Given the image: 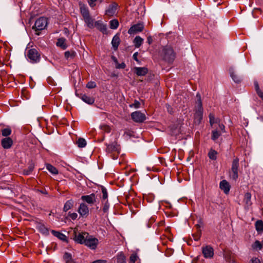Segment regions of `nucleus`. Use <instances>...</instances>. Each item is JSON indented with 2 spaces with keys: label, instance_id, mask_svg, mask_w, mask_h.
Instances as JSON below:
<instances>
[{
  "label": "nucleus",
  "instance_id": "obj_1",
  "mask_svg": "<svg viewBox=\"0 0 263 263\" xmlns=\"http://www.w3.org/2000/svg\"><path fill=\"white\" fill-rule=\"evenodd\" d=\"M162 59L166 62L172 64L176 58V53L171 46H166L162 51Z\"/></svg>",
  "mask_w": 263,
  "mask_h": 263
},
{
  "label": "nucleus",
  "instance_id": "obj_2",
  "mask_svg": "<svg viewBox=\"0 0 263 263\" xmlns=\"http://www.w3.org/2000/svg\"><path fill=\"white\" fill-rule=\"evenodd\" d=\"M120 149V145L114 142L107 145L106 151L111 158L115 160L119 157Z\"/></svg>",
  "mask_w": 263,
  "mask_h": 263
},
{
  "label": "nucleus",
  "instance_id": "obj_3",
  "mask_svg": "<svg viewBox=\"0 0 263 263\" xmlns=\"http://www.w3.org/2000/svg\"><path fill=\"white\" fill-rule=\"evenodd\" d=\"M47 20L46 17H40L35 22L32 29L35 30V34L39 35L40 31L44 29L47 25Z\"/></svg>",
  "mask_w": 263,
  "mask_h": 263
},
{
  "label": "nucleus",
  "instance_id": "obj_4",
  "mask_svg": "<svg viewBox=\"0 0 263 263\" xmlns=\"http://www.w3.org/2000/svg\"><path fill=\"white\" fill-rule=\"evenodd\" d=\"M239 161V159L238 157H236L233 160L231 170L229 172L230 177L235 181L238 178Z\"/></svg>",
  "mask_w": 263,
  "mask_h": 263
},
{
  "label": "nucleus",
  "instance_id": "obj_5",
  "mask_svg": "<svg viewBox=\"0 0 263 263\" xmlns=\"http://www.w3.org/2000/svg\"><path fill=\"white\" fill-rule=\"evenodd\" d=\"M203 118V107L201 99L199 98L198 100V105L195 109L194 116V122L195 124L199 125Z\"/></svg>",
  "mask_w": 263,
  "mask_h": 263
},
{
  "label": "nucleus",
  "instance_id": "obj_6",
  "mask_svg": "<svg viewBox=\"0 0 263 263\" xmlns=\"http://www.w3.org/2000/svg\"><path fill=\"white\" fill-rule=\"evenodd\" d=\"M27 55L32 63H37L40 61V54L36 49L32 48L28 50Z\"/></svg>",
  "mask_w": 263,
  "mask_h": 263
},
{
  "label": "nucleus",
  "instance_id": "obj_7",
  "mask_svg": "<svg viewBox=\"0 0 263 263\" xmlns=\"http://www.w3.org/2000/svg\"><path fill=\"white\" fill-rule=\"evenodd\" d=\"M132 120L136 123H142L146 120V116L140 111H136L131 114Z\"/></svg>",
  "mask_w": 263,
  "mask_h": 263
},
{
  "label": "nucleus",
  "instance_id": "obj_8",
  "mask_svg": "<svg viewBox=\"0 0 263 263\" xmlns=\"http://www.w3.org/2000/svg\"><path fill=\"white\" fill-rule=\"evenodd\" d=\"M10 54V51L5 47H0V62L3 64L9 60Z\"/></svg>",
  "mask_w": 263,
  "mask_h": 263
},
{
  "label": "nucleus",
  "instance_id": "obj_9",
  "mask_svg": "<svg viewBox=\"0 0 263 263\" xmlns=\"http://www.w3.org/2000/svg\"><path fill=\"white\" fill-rule=\"evenodd\" d=\"M144 28L143 23H139L137 24L132 25L128 30L129 34H134L138 32H142Z\"/></svg>",
  "mask_w": 263,
  "mask_h": 263
},
{
  "label": "nucleus",
  "instance_id": "obj_10",
  "mask_svg": "<svg viewBox=\"0 0 263 263\" xmlns=\"http://www.w3.org/2000/svg\"><path fill=\"white\" fill-rule=\"evenodd\" d=\"M73 233L74 235L73 239L76 242L80 244H84L86 240V237L88 236V233L86 232L79 233L77 234L76 231H74Z\"/></svg>",
  "mask_w": 263,
  "mask_h": 263
},
{
  "label": "nucleus",
  "instance_id": "obj_11",
  "mask_svg": "<svg viewBox=\"0 0 263 263\" xmlns=\"http://www.w3.org/2000/svg\"><path fill=\"white\" fill-rule=\"evenodd\" d=\"M78 212L80 216L82 217H87L89 215V210L87 205L85 203H81L80 204L78 209Z\"/></svg>",
  "mask_w": 263,
  "mask_h": 263
},
{
  "label": "nucleus",
  "instance_id": "obj_12",
  "mask_svg": "<svg viewBox=\"0 0 263 263\" xmlns=\"http://www.w3.org/2000/svg\"><path fill=\"white\" fill-rule=\"evenodd\" d=\"M84 244L91 249H95L98 244V239L88 236L86 237V240Z\"/></svg>",
  "mask_w": 263,
  "mask_h": 263
},
{
  "label": "nucleus",
  "instance_id": "obj_13",
  "mask_svg": "<svg viewBox=\"0 0 263 263\" xmlns=\"http://www.w3.org/2000/svg\"><path fill=\"white\" fill-rule=\"evenodd\" d=\"M81 199L90 205H93L96 202L97 196L95 194L92 193L88 195H83Z\"/></svg>",
  "mask_w": 263,
  "mask_h": 263
},
{
  "label": "nucleus",
  "instance_id": "obj_14",
  "mask_svg": "<svg viewBox=\"0 0 263 263\" xmlns=\"http://www.w3.org/2000/svg\"><path fill=\"white\" fill-rule=\"evenodd\" d=\"M202 253L204 257L206 258H212L214 254V249L210 246L202 247Z\"/></svg>",
  "mask_w": 263,
  "mask_h": 263
},
{
  "label": "nucleus",
  "instance_id": "obj_15",
  "mask_svg": "<svg viewBox=\"0 0 263 263\" xmlns=\"http://www.w3.org/2000/svg\"><path fill=\"white\" fill-rule=\"evenodd\" d=\"M125 199L127 203L129 206L134 205L137 208L140 204L139 199L137 197L133 198L132 195H126Z\"/></svg>",
  "mask_w": 263,
  "mask_h": 263
},
{
  "label": "nucleus",
  "instance_id": "obj_16",
  "mask_svg": "<svg viewBox=\"0 0 263 263\" xmlns=\"http://www.w3.org/2000/svg\"><path fill=\"white\" fill-rule=\"evenodd\" d=\"M118 7V4L116 3H112L109 5L105 11V14L109 16H112L116 13Z\"/></svg>",
  "mask_w": 263,
  "mask_h": 263
},
{
  "label": "nucleus",
  "instance_id": "obj_17",
  "mask_svg": "<svg viewBox=\"0 0 263 263\" xmlns=\"http://www.w3.org/2000/svg\"><path fill=\"white\" fill-rule=\"evenodd\" d=\"M95 27L103 34L107 33V26L104 24L101 21H96L94 24Z\"/></svg>",
  "mask_w": 263,
  "mask_h": 263
},
{
  "label": "nucleus",
  "instance_id": "obj_18",
  "mask_svg": "<svg viewBox=\"0 0 263 263\" xmlns=\"http://www.w3.org/2000/svg\"><path fill=\"white\" fill-rule=\"evenodd\" d=\"M219 187L221 190L223 191L225 194H227L229 193L230 185L227 180H223L220 182Z\"/></svg>",
  "mask_w": 263,
  "mask_h": 263
},
{
  "label": "nucleus",
  "instance_id": "obj_19",
  "mask_svg": "<svg viewBox=\"0 0 263 263\" xmlns=\"http://www.w3.org/2000/svg\"><path fill=\"white\" fill-rule=\"evenodd\" d=\"M1 144L3 148L9 149L12 145L13 141L10 137L5 138L2 140Z\"/></svg>",
  "mask_w": 263,
  "mask_h": 263
},
{
  "label": "nucleus",
  "instance_id": "obj_20",
  "mask_svg": "<svg viewBox=\"0 0 263 263\" xmlns=\"http://www.w3.org/2000/svg\"><path fill=\"white\" fill-rule=\"evenodd\" d=\"M80 9L83 19L90 15L89 10L85 5L80 4Z\"/></svg>",
  "mask_w": 263,
  "mask_h": 263
},
{
  "label": "nucleus",
  "instance_id": "obj_21",
  "mask_svg": "<svg viewBox=\"0 0 263 263\" xmlns=\"http://www.w3.org/2000/svg\"><path fill=\"white\" fill-rule=\"evenodd\" d=\"M148 69L146 67H135L134 72L138 76H144L148 73Z\"/></svg>",
  "mask_w": 263,
  "mask_h": 263
},
{
  "label": "nucleus",
  "instance_id": "obj_22",
  "mask_svg": "<svg viewBox=\"0 0 263 263\" xmlns=\"http://www.w3.org/2000/svg\"><path fill=\"white\" fill-rule=\"evenodd\" d=\"M120 41V36L118 34H116L114 35L111 41V44L115 51L118 49Z\"/></svg>",
  "mask_w": 263,
  "mask_h": 263
},
{
  "label": "nucleus",
  "instance_id": "obj_23",
  "mask_svg": "<svg viewBox=\"0 0 263 263\" xmlns=\"http://www.w3.org/2000/svg\"><path fill=\"white\" fill-rule=\"evenodd\" d=\"M51 233L54 236L58 238L59 239H60L64 242H66L67 243L68 242V238H67V236L65 235H64V234H63L60 232L56 231L55 230H52Z\"/></svg>",
  "mask_w": 263,
  "mask_h": 263
},
{
  "label": "nucleus",
  "instance_id": "obj_24",
  "mask_svg": "<svg viewBox=\"0 0 263 263\" xmlns=\"http://www.w3.org/2000/svg\"><path fill=\"white\" fill-rule=\"evenodd\" d=\"M81 99L88 104H92L95 102L93 98L87 96L85 94L81 95Z\"/></svg>",
  "mask_w": 263,
  "mask_h": 263
},
{
  "label": "nucleus",
  "instance_id": "obj_25",
  "mask_svg": "<svg viewBox=\"0 0 263 263\" xmlns=\"http://www.w3.org/2000/svg\"><path fill=\"white\" fill-rule=\"evenodd\" d=\"M56 45L57 46L60 47L62 49H65L67 47L66 39L64 37L58 39Z\"/></svg>",
  "mask_w": 263,
  "mask_h": 263
},
{
  "label": "nucleus",
  "instance_id": "obj_26",
  "mask_svg": "<svg viewBox=\"0 0 263 263\" xmlns=\"http://www.w3.org/2000/svg\"><path fill=\"white\" fill-rule=\"evenodd\" d=\"M85 23L86 24L87 26L89 28H94V20L91 17V16H89L83 19Z\"/></svg>",
  "mask_w": 263,
  "mask_h": 263
},
{
  "label": "nucleus",
  "instance_id": "obj_27",
  "mask_svg": "<svg viewBox=\"0 0 263 263\" xmlns=\"http://www.w3.org/2000/svg\"><path fill=\"white\" fill-rule=\"evenodd\" d=\"M74 201L72 199L67 200L64 204L63 207V211L67 212L69 210L71 209L73 206Z\"/></svg>",
  "mask_w": 263,
  "mask_h": 263
},
{
  "label": "nucleus",
  "instance_id": "obj_28",
  "mask_svg": "<svg viewBox=\"0 0 263 263\" xmlns=\"http://www.w3.org/2000/svg\"><path fill=\"white\" fill-rule=\"evenodd\" d=\"M133 42L136 48H139L143 42V39L140 36H136Z\"/></svg>",
  "mask_w": 263,
  "mask_h": 263
},
{
  "label": "nucleus",
  "instance_id": "obj_29",
  "mask_svg": "<svg viewBox=\"0 0 263 263\" xmlns=\"http://www.w3.org/2000/svg\"><path fill=\"white\" fill-rule=\"evenodd\" d=\"M36 228L41 233L43 234H48V230L44 224L41 223H38L36 226Z\"/></svg>",
  "mask_w": 263,
  "mask_h": 263
},
{
  "label": "nucleus",
  "instance_id": "obj_30",
  "mask_svg": "<svg viewBox=\"0 0 263 263\" xmlns=\"http://www.w3.org/2000/svg\"><path fill=\"white\" fill-rule=\"evenodd\" d=\"M46 168L48 170L49 172H50L51 174L54 175H57L59 173V171L58 169L53 166L52 165L47 163L46 164Z\"/></svg>",
  "mask_w": 263,
  "mask_h": 263
},
{
  "label": "nucleus",
  "instance_id": "obj_31",
  "mask_svg": "<svg viewBox=\"0 0 263 263\" xmlns=\"http://www.w3.org/2000/svg\"><path fill=\"white\" fill-rule=\"evenodd\" d=\"M118 263H126V257L123 252H121L117 255Z\"/></svg>",
  "mask_w": 263,
  "mask_h": 263
},
{
  "label": "nucleus",
  "instance_id": "obj_32",
  "mask_svg": "<svg viewBox=\"0 0 263 263\" xmlns=\"http://www.w3.org/2000/svg\"><path fill=\"white\" fill-rule=\"evenodd\" d=\"M63 258L66 263H74L72 258L71 254L68 252H65L64 253Z\"/></svg>",
  "mask_w": 263,
  "mask_h": 263
},
{
  "label": "nucleus",
  "instance_id": "obj_33",
  "mask_svg": "<svg viewBox=\"0 0 263 263\" xmlns=\"http://www.w3.org/2000/svg\"><path fill=\"white\" fill-rule=\"evenodd\" d=\"M76 53L73 50L67 51L64 53L65 58L67 60H68L69 59H72L76 57Z\"/></svg>",
  "mask_w": 263,
  "mask_h": 263
},
{
  "label": "nucleus",
  "instance_id": "obj_34",
  "mask_svg": "<svg viewBox=\"0 0 263 263\" xmlns=\"http://www.w3.org/2000/svg\"><path fill=\"white\" fill-rule=\"evenodd\" d=\"M256 230L258 232L263 231V222L261 220H258L255 223Z\"/></svg>",
  "mask_w": 263,
  "mask_h": 263
},
{
  "label": "nucleus",
  "instance_id": "obj_35",
  "mask_svg": "<svg viewBox=\"0 0 263 263\" xmlns=\"http://www.w3.org/2000/svg\"><path fill=\"white\" fill-rule=\"evenodd\" d=\"M76 143L78 145V146L80 148L84 147L86 145V140L84 138H79L76 141Z\"/></svg>",
  "mask_w": 263,
  "mask_h": 263
},
{
  "label": "nucleus",
  "instance_id": "obj_36",
  "mask_svg": "<svg viewBox=\"0 0 263 263\" xmlns=\"http://www.w3.org/2000/svg\"><path fill=\"white\" fill-rule=\"evenodd\" d=\"M217 152L213 149H211L208 153V157L212 160H216L217 159Z\"/></svg>",
  "mask_w": 263,
  "mask_h": 263
},
{
  "label": "nucleus",
  "instance_id": "obj_37",
  "mask_svg": "<svg viewBox=\"0 0 263 263\" xmlns=\"http://www.w3.org/2000/svg\"><path fill=\"white\" fill-rule=\"evenodd\" d=\"M119 25V23L118 20L114 19L109 22V27L111 29H116Z\"/></svg>",
  "mask_w": 263,
  "mask_h": 263
},
{
  "label": "nucleus",
  "instance_id": "obj_38",
  "mask_svg": "<svg viewBox=\"0 0 263 263\" xmlns=\"http://www.w3.org/2000/svg\"><path fill=\"white\" fill-rule=\"evenodd\" d=\"M34 165L33 163H31L29 164L27 168L24 170L23 173L24 175H28L30 174L34 170Z\"/></svg>",
  "mask_w": 263,
  "mask_h": 263
},
{
  "label": "nucleus",
  "instance_id": "obj_39",
  "mask_svg": "<svg viewBox=\"0 0 263 263\" xmlns=\"http://www.w3.org/2000/svg\"><path fill=\"white\" fill-rule=\"evenodd\" d=\"M101 191H102V201L107 200V198H108V193H107V190H106V188L103 186H101Z\"/></svg>",
  "mask_w": 263,
  "mask_h": 263
},
{
  "label": "nucleus",
  "instance_id": "obj_40",
  "mask_svg": "<svg viewBox=\"0 0 263 263\" xmlns=\"http://www.w3.org/2000/svg\"><path fill=\"white\" fill-rule=\"evenodd\" d=\"M251 194L249 192H247L245 194L243 201L248 205L251 204Z\"/></svg>",
  "mask_w": 263,
  "mask_h": 263
},
{
  "label": "nucleus",
  "instance_id": "obj_41",
  "mask_svg": "<svg viewBox=\"0 0 263 263\" xmlns=\"http://www.w3.org/2000/svg\"><path fill=\"white\" fill-rule=\"evenodd\" d=\"M100 129L104 133H109L111 131L110 127L106 124H102L100 126Z\"/></svg>",
  "mask_w": 263,
  "mask_h": 263
},
{
  "label": "nucleus",
  "instance_id": "obj_42",
  "mask_svg": "<svg viewBox=\"0 0 263 263\" xmlns=\"http://www.w3.org/2000/svg\"><path fill=\"white\" fill-rule=\"evenodd\" d=\"M221 135V133L220 132H218L217 130H215L212 131V135L211 138L212 140L215 141L217 140Z\"/></svg>",
  "mask_w": 263,
  "mask_h": 263
},
{
  "label": "nucleus",
  "instance_id": "obj_43",
  "mask_svg": "<svg viewBox=\"0 0 263 263\" xmlns=\"http://www.w3.org/2000/svg\"><path fill=\"white\" fill-rule=\"evenodd\" d=\"M192 263H205V262L201 256L198 255L192 260Z\"/></svg>",
  "mask_w": 263,
  "mask_h": 263
},
{
  "label": "nucleus",
  "instance_id": "obj_44",
  "mask_svg": "<svg viewBox=\"0 0 263 263\" xmlns=\"http://www.w3.org/2000/svg\"><path fill=\"white\" fill-rule=\"evenodd\" d=\"M155 198V196L153 194H149L144 196V199L147 202H152Z\"/></svg>",
  "mask_w": 263,
  "mask_h": 263
},
{
  "label": "nucleus",
  "instance_id": "obj_45",
  "mask_svg": "<svg viewBox=\"0 0 263 263\" xmlns=\"http://www.w3.org/2000/svg\"><path fill=\"white\" fill-rule=\"evenodd\" d=\"M230 74L234 82L236 83H240L241 82V79L238 76H237L234 72H230Z\"/></svg>",
  "mask_w": 263,
  "mask_h": 263
},
{
  "label": "nucleus",
  "instance_id": "obj_46",
  "mask_svg": "<svg viewBox=\"0 0 263 263\" xmlns=\"http://www.w3.org/2000/svg\"><path fill=\"white\" fill-rule=\"evenodd\" d=\"M11 133V129L10 128H6L2 130V135L4 137L9 136Z\"/></svg>",
  "mask_w": 263,
  "mask_h": 263
},
{
  "label": "nucleus",
  "instance_id": "obj_47",
  "mask_svg": "<svg viewBox=\"0 0 263 263\" xmlns=\"http://www.w3.org/2000/svg\"><path fill=\"white\" fill-rule=\"evenodd\" d=\"M262 246L258 240H256L252 245V248L254 249H261Z\"/></svg>",
  "mask_w": 263,
  "mask_h": 263
},
{
  "label": "nucleus",
  "instance_id": "obj_48",
  "mask_svg": "<svg viewBox=\"0 0 263 263\" xmlns=\"http://www.w3.org/2000/svg\"><path fill=\"white\" fill-rule=\"evenodd\" d=\"M209 119H210V123L211 126L213 125L214 123H217V119H215L214 115L212 113H210L209 114Z\"/></svg>",
  "mask_w": 263,
  "mask_h": 263
},
{
  "label": "nucleus",
  "instance_id": "obj_49",
  "mask_svg": "<svg viewBox=\"0 0 263 263\" xmlns=\"http://www.w3.org/2000/svg\"><path fill=\"white\" fill-rule=\"evenodd\" d=\"M201 236V231H197V232L193 235V237L195 241L199 240Z\"/></svg>",
  "mask_w": 263,
  "mask_h": 263
},
{
  "label": "nucleus",
  "instance_id": "obj_50",
  "mask_svg": "<svg viewBox=\"0 0 263 263\" xmlns=\"http://www.w3.org/2000/svg\"><path fill=\"white\" fill-rule=\"evenodd\" d=\"M109 204L108 202V200H105V202L103 203V208H102V210H103V212L106 213L109 209Z\"/></svg>",
  "mask_w": 263,
  "mask_h": 263
},
{
  "label": "nucleus",
  "instance_id": "obj_51",
  "mask_svg": "<svg viewBox=\"0 0 263 263\" xmlns=\"http://www.w3.org/2000/svg\"><path fill=\"white\" fill-rule=\"evenodd\" d=\"M96 83L93 81H90L86 84V87L89 89L94 88L96 87Z\"/></svg>",
  "mask_w": 263,
  "mask_h": 263
},
{
  "label": "nucleus",
  "instance_id": "obj_52",
  "mask_svg": "<svg viewBox=\"0 0 263 263\" xmlns=\"http://www.w3.org/2000/svg\"><path fill=\"white\" fill-rule=\"evenodd\" d=\"M140 106V102L136 100H135L134 101V103L129 105V107H134L135 108H139Z\"/></svg>",
  "mask_w": 263,
  "mask_h": 263
},
{
  "label": "nucleus",
  "instance_id": "obj_53",
  "mask_svg": "<svg viewBox=\"0 0 263 263\" xmlns=\"http://www.w3.org/2000/svg\"><path fill=\"white\" fill-rule=\"evenodd\" d=\"M68 217H69L72 220H76L78 217V214L76 213L69 212L68 214Z\"/></svg>",
  "mask_w": 263,
  "mask_h": 263
},
{
  "label": "nucleus",
  "instance_id": "obj_54",
  "mask_svg": "<svg viewBox=\"0 0 263 263\" xmlns=\"http://www.w3.org/2000/svg\"><path fill=\"white\" fill-rule=\"evenodd\" d=\"M97 0H88L87 2L91 8H93L96 6V2H97Z\"/></svg>",
  "mask_w": 263,
  "mask_h": 263
},
{
  "label": "nucleus",
  "instance_id": "obj_55",
  "mask_svg": "<svg viewBox=\"0 0 263 263\" xmlns=\"http://www.w3.org/2000/svg\"><path fill=\"white\" fill-rule=\"evenodd\" d=\"M47 81L48 84H49L51 85H53V86L55 85V82H54L53 79L50 77H49L47 78Z\"/></svg>",
  "mask_w": 263,
  "mask_h": 263
},
{
  "label": "nucleus",
  "instance_id": "obj_56",
  "mask_svg": "<svg viewBox=\"0 0 263 263\" xmlns=\"http://www.w3.org/2000/svg\"><path fill=\"white\" fill-rule=\"evenodd\" d=\"M174 252V250L170 248H167L165 251V255L167 256H171Z\"/></svg>",
  "mask_w": 263,
  "mask_h": 263
},
{
  "label": "nucleus",
  "instance_id": "obj_57",
  "mask_svg": "<svg viewBox=\"0 0 263 263\" xmlns=\"http://www.w3.org/2000/svg\"><path fill=\"white\" fill-rule=\"evenodd\" d=\"M171 135H177L179 134V130L176 128L175 127V128H173V127L171 128Z\"/></svg>",
  "mask_w": 263,
  "mask_h": 263
},
{
  "label": "nucleus",
  "instance_id": "obj_58",
  "mask_svg": "<svg viewBox=\"0 0 263 263\" xmlns=\"http://www.w3.org/2000/svg\"><path fill=\"white\" fill-rule=\"evenodd\" d=\"M137 260V255L136 254H132L129 258V261L135 263Z\"/></svg>",
  "mask_w": 263,
  "mask_h": 263
},
{
  "label": "nucleus",
  "instance_id": "obj_59",
  "mask_svg": "<svg viewBox=\"0 0 263 263\" xmlns=\"http://www.w3.org/2000/svg\"><path fill=\"white\" fill-rule=\"evenodd\" d=\"M156 221V218L155 217H152L149 219L147 223V227L148 228L151 227V226L152 223H153Z\"/></svg>",
  "mask_w": 263,
  "mask_h": 263
},
{
  "label": "nucleus",
  "instance_id": "obj_60",
  "mask_svg": "<svg viewBox=\"0 0 263 263\" xmlns=\"http://www.w3.org/2000/svg\"><path fill=\"white\" fill-rule=\"evenodd\" d=\"M126 67V65L124 63H122L121 64H117L116 67L118 69H124Z\"/></svg>",
  "mask_w": 263,
  "mask_h": 263
},
{
  "label": "nucleus",
  "instance_id": "obj_61",
  "mask_svg": "<svg viewBox=\"0 0 263 263\" xmlns=\"http://www.w3.org/2000/svg\"><path fill=\"white\" fill-rule=\"evenodd\" d=\"M166 106L168 112L170 113V114H173L174 112V110L172 106L169 104H166Z\"/></svg>",
  "mask_w": 263,
  "mask_h": 263
},
{
  "label": "nucleus",
  "instance_id": "obj_62",
  "mask_svg": "<svg viewBox=\"0 0 263 263\" xmlns=\"http://www.w3.org/2000/svg\"><path fill=\"white\" fill-rule=\"evenodd\" d=\"M251 263H260V261L258 258L254 257L251 259Z\"/></svg>",
  "mask_w": 263,
  "mask_h": 263
},
{
  "label": "nucleus",
  "instance_id": "obj_63",
  "mask_svg": "<svg viewBox=\"0 0 263 263\" xmlns=\"http://www.w3.org/2000/svg\"><path fill=\"white\" fill-rule=\"evenodd\" d=\"M219 127L222 133H225V126L223 124H219Z\"/></svg>",
  "mask_w": 263,
  "mask_h": 263
},
{
  "label": "nucleus",
  "instance_id": "obj_64",
  "mask_svg": "<svg viewBox=\"0 0 263 263\" xmlns=\"http://www.w3.org/2000/svg\"><path fill=\"white\" fill-rule=\"evenodd\" d=\"M153 40L151 36H148L147 38V42L149 45H151L153 43Z\"/></svg>",
  "mask_w": 263,
  "mask_h": 263
}]
</instances>
